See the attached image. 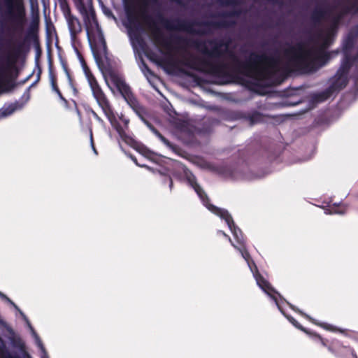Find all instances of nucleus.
Returning <instances> with one entry per match:
<instances>
[{
    "instance_id": "46",
    "label": "nucleus",
    "mask_w": 358,
    "mask_h": 358,
    "mask_svg": "<svg viewBox=\"0 0 358 358\" xmlns=\"http://www.w3.org/2000/svg\"><path fill=\"white\" fill-rule=\"evenodd\" d=\"M169 181H170L169 187H170L171 189H172V187H173V180H172L171 178H170Z\"/></svg>"
},
{
    "instance_id": "26",
    "label": "nucleus",
    "mask_w": 358,
    "mask_h": 358,
    "mask_svg": "<svg viewBox=\"0 0 358 358\" xmlns=\"http://www.w3.org/2000/svg\"><path fill=\"white\" fill-rule=\"evenodd\" d=\"M73 2L79 12H85V4L83 0H73Z\"/></svg>"
},
{
    "instance_id": "48",
    "label": "nucleus",
    "mask_w": 358,
    "mask_h": 358,
    "mask_svg": "<svg viewBox=\"0 0 358 358\" xmlns=\"http://www.w3.org/2000/svg\"><path fill=\"white\" fill-rule=\"evenodd\" d=\"M5 300H6L10 305H11V302H13L12 300H10L8 297H7V299H6Z\"/></svg>"
},
{
    "instance_id": "43",
    "label": "nucleus",
    "mask_w": 358,
    "mask_h": 358,
    "mask_svg": "<svg viewBox=\"0 0 358 358\" xmlns=\"http://www.w3.org/2000/svg\"><path fill=\"white\" fill-rule=\"evenodd\" d=\"M42 348H43V355L42 356V358H48V355L43 346H42Z\"/></svg>"
},
{
    "instance_id": "40",
    "label": "nucleus",
    "mask_w": 358,
    "mask_h": 358,
    "mask_svg": "<svg viewBox=\"0 0 358 358\" xmlns=\"http://www.w3.org/2000/svg\"><path fill=\"white\" fill-rule=\"evenodd\" d=\"M146 56L148 57V59L152 62H157V60L154 58L155 54L154 53H147Z\"/></svg>"
},
{
    "instance_id": "9",
    "label": "nucleus",
    "mask_w": 358,
    "mask_h": 358,
    "mask_svg": "<svg viewBox=\"0 0 358 358\" xmlns=\"http://www.w3.org/2000/svg\"><path fill=\"white\" fill-rule=\"evenodd\" d=\"M158 21L167 29L170 31H181L188 33H197L194 29L195 22L187 20L176 18L169 20L164 17L161 13L157 15Z\"/></svg>"
},
{
    "instance_id": "24",
    "label": "nucleus",
    "mask_w": 358,
    "mask_h": 358,
    "mask_svg": "<svg viewBox=\"0 0 358 358\" xmlns=\"http://www.w3.org/2000/svg\"><path fill=\"white\" fill-rule=\"evenodd\" d=\"M59 1H60V7H61L62 11L63 13V15H64L65 19L66 18V17L73 15L68 2L66 0H59Z\"/></svg>"
},
{
    "instance_id": "18",
    "label": "nucleus",
    "mask_w": 358,
    "mask_h": 358,
    "mask_svg": "<svg viewBox=\"0 0 358 358\" xmlns=\"http://www.w3.org/2000/svg\"><path fill=\"white\" fill-rule=\"evenodd\" d=\"M340 85L338 82L334 80L332 82L331 85L326 89L324 91L315 95V100L319 102H322L330 98L336 91H339L343 88H340Z\"/></svg>"
},
{
    "instance_id": "7",
    "label": "nucleus",
    "mask_w": 358,
    "mask_h": 358,
    "mask_svg": "<svg viewBox=\"0 0 358 358\" xmlns=\"http://www.w3.org/2000/svg\"><path fill=\"white\" fill-rule=\"evenodd\" d=\"M5 16L15 31H22L27 22L24 0H3Z\"/></svg>"
},
{
    "instance_id": "19",
    "label": "nucleus",
    "mask_w": 358,
    "mask_h": 358,
    "mask_svg": "<svg viewBox=\"0 0 358 358\" xmlns=\"http://www.w3.org/2000/svg\"><path fill=\"white\" fill-rule=\"evenodd\" d=\"M355 36L352 34H349L343 43V54H351V50L355 45Z\"/></svg>"
},
{
    "instance_id": "12",
    "label": "nucleus",
    "mask_w": 358,
    "mask_h": 358,
    "mask_svg": "<svg viewBox=\"0 0 358 358\" xmlns=\"http://www.w3.org/2000/svg\"><path fill=\"white\" fill-rule=\"evenodd\" d=\"M257 285L268 294L272 299L275 302L279 310H281L278 298L275 296L277 294L282 300H285L282 296L271 285L268 280H266L262 275L258 273L255 275Z\"/></svg>"
},
{
    "instance_id": "33",
    "label": "nucleus",
    "mask_w": 358,
    "mask_h": 358,
    "mask_svg": "<svg viewBox=\"0 0 358 358\" xmlns=\"http://www.w3.org/2000/svg\"><path fill=\"white\" fill-rule=\"evenodd\" d=\"M262 119V114L259 112H255L250 116V120L252 122H257Z\"/></svg>"
},
{
    "instance_id": "35",
    "label": "nucleus",
    "mask_w": 358,
    "mask_h": 358,
    "mask_svg": "<svg viewBox=\"0 0 358 358\" xmlns=\"http://www.w3.org/2000/svg\"><path fill=\"white\" fill-rule=\"evenodd\" d=\"M115 129L121 137H123L125 135V132L120 124H117L115 126Z\"/></svg>"
},
{
    "instance_id": "21",
    "label": "nucleus",
    "mask_w": 358,
    "mask_h": 358,
    "mask_svg": "<svg viewBox=\"0 0 358 358\" xmlns=\"http://www.w3.org/2000/svg\"><path fill=\"white\" fill-rule=\"evenodd\" d=\"M231 231L235 239L237 241L239 245L245 244V239L243 235V233L241 230L236 226L235 223L234 222V226L231 227V228H229Z\"/></svg>"
},
{
    "instance_id": "45",
    "label": "nucleus",
    "mask_w": 358,
    "mask_h": 358,
    "mask_svg": "<svg viewBox=\"0 0 358 358\" xmlns=\"http://www.w3.org/2000/svg\"><path fill=\"white\" fill-rule=\"evenodd\" d=\"M92 113H93L94 117L96 119H97V120H100V117H99V115H97L94 111H93V112H92Z\"/></svg>"
},
{
    "instance_id": "41",
    "label": "nucleus",
    "mask_w": 358,
    "mask_h": 358,
    "mask_svg": "<svg viewBox=\"0 0 358 358\" xmlns=\"http://www.w3.org/2000/svg\"><path fill=\"white\" fill-rule=\"evenodd\" d=\"M59 99L66 104L67 105L68 104V101L63 96L61 92H59V93H57Z\"/></svg>"
},
{
    "instance_id": "5",
    "label": "nucleus",
    "mask_w": 358,
    "mask_h": 358,
    "mask_svg": "<svg viewBox=\"0 0 358 358\" xmlns=\"http://www.w3.org/2000/svg\"><path fill=\"white\" fill-rule=\"evenodd\" d=\"M281 313L287 317L289 322L298 329L304 332L307 335L311 336L315 339H317L322 346L327 348V350L338 358H358L355 350L350 346L343 345V343L337 340L333 339L329 341L322 337L321 335L317 332L311 331L310 330L303 327L292 316L285 315L282 308L280 310Z\"/></svg>"
},
{
    "instance_id": "2",
    "label": "nucleus",
    "mask_w": 358,
    "mask_h": 358,
    "mask_svg": "<svg viewBox=\"0 0 358 358\" xmlns=\"http://www.w3.org/2000/svg\"><path fill=\"white\" fill-rule=\"evenodd\" d=\"M39 23V15L37 13L32 17L24 41L18 43L13 48L12 52L7 55L4 64H0V84L3 85L7 91L12 90L16 86L15 80L17 73L13 76L12 71L14 70L17 71L16 62L18 58L24 51L29 50V46L25 44L26 42L34 43L36 50V60L38 63L41 54L38 38Z\"/></svg>"
},
{
    "instance_id": "36",
    "label": "nucleus",
    "mask_w": 358,
    "mask_h": 358,
    "mask_svg": "<svg viewBox=\"0 0 358 358\" xmlns=\"http://www.w3.org/2000/svg\"><path fill=\"white\" fill-rule=\"evenodd\" d=\"M240 10H233L228 13L223 14L224 17H233V16H238L240 15Z\"/></svg>"
},
{
    "instance_id": "3",
    "label": "nucleus",
    "mask_w": 358,
    "mask_h": 358,
    "mask_svg": "<svg viewBox=\"0 0 358 358\" xmlns=\"http://www.w3.org/2000/svg\"><path fill=\"white\" fill-rule=\"evenodd\" d=\"M109 77L110 81L115 86L127 104L132 108L143 122L162 141V142L171 149L175 150V146L147 120L148 114L146 108L139 103L131 87L126 83L124 78L115 72L110 73Z\"/></svg>"
},
{
    "instance_id": "32",
    "label": "nucleus",
    "mask_w": 358,
    "mask_h": 358,
    "mask_svg": "<svg viewBox=\"0 0 358 358\" xmlns=\"http://www.w3.org/2000/svg\"><path fill=\"white\" fill-rule=\"evenodd\" d=\"M187 180L189 184L195 189L196 186H199V185L196 182V179L194 175H191L187 177Z\"/></svg>"
},
{
    "instance_id": "53",
    "label": "nucleus",
    "mask_w": 358,
    "mask_h": 358,
    "mask_svg": "<svg viewBox=\"0 0 358 358\" xmlns=\"http://www.w3.org/2000/svg\"><path fill=\"white\" fill-rule=\"evenodd\" d=\"M0 322H2V321L0 320Z\"/></svg>"
},
{
    "instance_id": "8",
    "label": "nucleus",
    "mask_w": 358,
    "mask_h": 358,
    "mask_svg": "<svg viewBox=\"0 0 358 358\" xmlns=\"http://www.w3.org/2000/svg\"><path fill=\"white\" fill-rule=\"evenodd\" d=\"M337 25L338 20H336L326 30L324 34L322 31H319L314 37H311L310 38V40L313 41L315 44H317L319 41H322V43L319 44L317 47L310 48L313 49V55L329 52L327 50L334 41V38L337 34Z\"/></svg>"
},
{
    "instance_id": "49",
    "label": "nucleus",
    "mask_w": 358,
    "mask_h": 358,
    "mask_svg": "<svg viewBox=\"0 0 358 358\" xmlns=\"http://www.w3.org/2000/svg\"><path fill=\"white\" fill-rule=\"evenodd\" d=\"M253 85H254L255 86H257H257H259V83H258V82H255V83H253Z\"/></svg>"
},
{
    "instance_id": "22",
    "label": "nucleus",
    "mask_w": 358,
    "mask_h": 358,
    "mask_svg": "<svg viewBox=\"0 0 358 358\" xmlns=\"http://www.w3.org/2000/svg\"><path fill=\"white\" fill-rule=\"evenodd\" d=\"M326 13V10L322 8L315 9L312 13L311 18L315 22H320L324 18Z\"/></svg>"
},
{
    "instance_id": "27",
    "label": "nucleus",
    "mask_w": 358,
    "mask_h": 358,
    "mask_svg": "<svg viewBox=\"0 0 358 358\" xmlns=\"http://www.w3.org/2000/svg\"><path fill=\"white\" fill-rule=\"evenodd\" d=\"M142 71L143 72L144 75L147 77L148 76H155L154 72L150 69V67L144 62H143V64H142Z\"/></svg>"
},
{
    "instance_id": "14",
    "label": "nucleus",
    "mask_w": 358,
    "mask_h": 358,
    "mask_svg": "<svg viewBox=\"0 0 358 358\" xmlns=\"http://www.w3.org/2000/svg\"><path fill=\"white\" fill-rule=\"evenodd\" d=\"M68 28L69 29L71 39L75 41L77 39L78 35L82 32V25L79 19L75 15L66 17Z\"/></svg>"
},
{
    "instance_id": "13",
    "label": "nucleus",
    "mask_w": 358,
    "mask_h": 358,
    "mask_svg": "<svg viewBox=\"0 0 358 358\" xmlns=\"http://www.w3.org/2000/svg\"><path fill=\"white\" fill-rule=\"evenodd\" d=\"M30 99L29 89L22 94L20 100L11 103L3 109V114L6 116L10 115L15 111L21 110Z\"/></svg>"
},
{
    "instance_id": "6",
    "label": "nucleus",
    "mask_w": 358,
    "mask_h": 358,
    "mask_svg": "<svg viewBox=\"0 0 358 358\" xmlns=\"http://www.w3.org/2000/svg\"><path fill=\"white\" fill-rule=\"evenodd\" d=\"M80 59L94 98L96 101L99 106L101 108L104 115L111 122L112 120L115 118V114L110 101L81 55H80Z\"/></svg>"
},
{
    "instance_id": "44",
    "label": "nucleus",
    "mask_w": 358,
    "mask_h": 358,
    "mask_svg": "<svg viewBox=\"0 0 358 358\" xmlns=\"http://www.w3.org/2000/svg\"><path fill=\"white\" fill-rule=\"evenodd\" d=\"M0 296H1L3 299H7V297H8L6 295H5L4 294L1 293V292H0Z\"/></svg>"
},
{
    "instance_id": "34",
    "label": "nucleus",
    "mask_w": 358,
    "mask_h": 358,
    "mask_svg": "<svg viewBox=\"0 0 358 358\" xmlns=\"http://www.w3.org/2000/svg\"><path fill=\"white\" fill-rule=\"evenodd\" d=\"M207 24H212L213 26L215 27H229V23L226 21H222L218 22H212V23H206Z\"/></svg>"
},
{
    "instance_id": "11",
    "label": "nucleus",
    "mask_w": 358,
    "mask_h": 358,
    "mask_svg": "<svg viewBox=\"0 0 358 358\" xmlns=\"http://www.w3.org/2000/svg\"><path fill=\"white\" fill-rule=\"evenodd\" d=\"M79 13L83 17L88 37L90 38V32L92 31L94 29H96L100 34L101 42L103 43V45L106 46V41L104 40L103 36L102 35L94 8L92 6H91L89 10L85 8V12Z\"/></svg>"
},
{
    "instance_id": "20",
    "label": "nucleus",
    "mask_w": 358,
    "mask_h": 358,
    "mask_svg": "<svg viewBox=\"0 0 358 358\" xmlns=\"http://www.w3.org/2000/svg\"><path fill=\"white\" fill-rule=\"evenodd\" d=\"M232 245L235 248H236L237 250H239L243 258L247 262L249 266H251L250 264H252L255 266H256L255 262L251 259L250 255L248 250L246 249L245 244L240 245V247H237L234 244H232ZM255 268H257V267H255Z\"/></svg>"
},
{
    "instance_id": "17",
    "label": "nucleus",
    "mask_w": 358,
    "mask_h": 358,
    "mask_svg": "<svg viewBox=\"0 0 358 358\" xmlns=\"http://www.w3.org/2000/svg\"><path fill=\"white\" fill-rule=\"evenodd\" d=\"M207 208L214 214L220 216L222 219L224 220L229 228H231V227L234 226V220L231 215L227 210L220 208L213 204L207 205Z\"/></svg>"
},
{
    "instance_id": "42",
    "label": "nucleus",
    "mask_w": 358,
    "mask_h": 358,
    "mask_svg": "<svg viewBox=\"0 0 358 358\" xmlns=\"http://www.w3.org/2000/svg\"><path fill=\"white\" fill-rule=\"evenodd\" d=\"M130 157H131V159L133 160V162H134L137 166H141V167L144 166V165H141V164H139L138 163L137 159H136V158L135 157H134V156H132V155H131Z\"/></svg>"
},
{
    "instance_id": "54",
    "label": "nucleus",
    "mask_w": 358,
    "mask_h": 358,
    "mask_svg": "<svg viewBox=\"0 0 358 358\" xmlns=\"http://www.w3.org/2000/svg\"><path fill=\"white\" fill-rule=\"evenodd\" d=\"M13 358H18V357H13Z\"/></svg>"
},
{
    "instance_id": "51",
    "label": "nucleus",
    "mask_w": 358,
    "mask_h": 358,
    "mask_svg": "<svg viewBox=\"0 0 358 358\" xmlns=\"http://www.w3.org/2000/svg\"><path fill=\"white\" fill-rule=\"evenodd\" d=\"M124 123H125L126 124H127L129 123V120H125V121H124Z\"/></svg>"
},
{
    "instance_id": "55",
    "label": "nucleus",
    "mask_w": 358,
    "mask_h": 358,
    "mask_svg": "<svg viewBox=\"0 0 358 358\" xmlns=\"http://www.w3.org/2000/svg\"><path fill=\"white\" fill-rule=\"evenodd\" d=\"M357 196H358V192H357Z\"/></svg>"
},
{
    "instance_id": "31",
    "label": "nucleus",
    "mask_w": 358,
    "mask_h": 358,
    "mask_svg": "<svg viewBox=\"0 0 358 358\" xmlns=\"http://www.w3.org/2000/svg\"><path fill=\"white\" fill-rule=\"evenodd\" d=\"M14 308L20 313V314L22 316V319L26 322L27 325L31 329H33V328H32V327H31V325L30 324V322H29V319L27 318V317L26 316V315L19 308V307L17 305L15 306H14Z\"/></svg>"
},
{
    "instance_id": "1",
    "label": "nucleus",
    "mask_w": 358,
    "mask_h": 358,
    "mask_svg": "<svg viewBox=\"0 0 358 358\" xmlns=\"http://www.w3.org/2000/svg\"><path fill=\"white\" fill-rule=\"evenodd\" d=\"M146 1L143 0L139 14L150 30L152 40L156 46L171 51L173 49V42H174L194 48L208 57L205 58L191 55L186 57L183 62L184 65L188 68L208 73L225 82L237 78L238 75L253 78L257 81L268 80L273 76V69L277 66L278 61L274 57L268 56L265 53L258 54L252 52L248 59L242 61L234 53L231 52L229 57L231 60V70L229 71L228 64L210 59L222 56V48L228 46V43H224L223 40H188L180 36L166 37L152 16L146 13Z\"/></svg>"
},
{
    "instance_id": "50",
    "label": "nucleus",
    "mask_w": 358,
    "mask_h": 358,
    "mask_svg": "<svg viewBox=\"0 0 358 358\" xmlns=\"http://www.w3.org/2000/svg\"><path fill=\"white\" fill-rule=\"evenodd\" d=\"M11 305L14 307L16 306V304L14 302H11Z\"/></svg>"
},
{
    "instance_id": "28",
    "label": "nucleus",
    "mask_w": 358,
    "mask_h": 358,
    "mask_svg": "<svg viewBox=\"0 0 358 358\" xmlns=\"http://www.w3.org/2000/svg\"><path fill=\"white\" fill-rule=\"evenodd\" d=\"M218 2L222 6H236L239 3L238 0H218Z\"/></svg>"
},
{
    "instance_id": "25",
    "label": "nucleus",
    "mask_w": 358,
    "mask_h": 358,
    "mask_svg": "<svg viewBox=\"0 0 358 358\" xmlns=\"http://www.w3.org/2000/svg\"><path fill=\"white\" fill-rule=\"evenodd\" d=\"M134 148L137 152L148 158H149L152 155V152H151L148 148L142 144L137 145L136 147H134Z\"/></svg>"
},
{
    "instance_id": "4",
    "label": "nucleus",
    "mask_w": 358,
    "mask_h": 358,
    "mask_svg": "<svg viewBox=\"0 0 358 358\" xmlns=\"http://www.w3.org/2000/svg\"><path fill=\"white\" fill-rule=\"evenodd\" d=\"M285 54L291 56L294 66L303 73H308L317 69L316 64H326L331 59V52L313 55V49H307L303 43L287 49Z\"/></svg>"
},
{
    "instance_id": "37",
    "label": "nucleus",
    "mask_w": 358,
    "mask_h": 358,
    "mask_svg": "<svg viewBox=\"0 0 358 358\" xmlns=\"http://www.w3.org/2000/svg\"><path fill=\"white\" fill-rule=\"evenodd\" d=\"M90 143H91L92 148L93 150L94 151V152L97 153L95 146H94V143L93 132H92V128L90 129Z\"/></svg>"
},
{
    "instance_id": "29",
    "label": "nucleus",
    "mask_w": 358,
    "mask_h": 358,
    "mask_svg": "<svg viewBox=\"0 0 358 358\" xmlns=\"http://www.w3.org/2000/svg\"><path fill=\"white\" fill-rule=\"evenodd\" d=\"M64 71H65L66 75V76L68 78L69 85L71 86V87L73 90V91L77 92V90H76V88L75 87V86L73 85V78H72V77L71 76L70 71L69 70V69L66 66H64Z\"/></svg>"
},
{
    "instance_id": "30",
    "label": "nucleus",
    "mask_w": 358,
    "mask_h": 358,
    "mask_svg": "<svg viewBox=\"0 0 358 358\" xmlns=\"http://www.w3.org/2000/svg\"><path fill=\"white\" fill-rule=\"evenodd\" d=\"M50 80H51V85H52V90L57 94L60 92L58 86H57V79L55 78V76L52 74V73H50Z\"/></svg>"
},
{
    "instance_id": "16",
    "label": "nucleus",
    "mask_w": 358,
    "mask_h": 358,
    "mask_svg": "<svg viewBox=\"0 0 358 358\" xmlns=\"http://www.w3.org/2000/svg\"><path fill=\"white\" fill-rule=\"evenodd\" d=\"M124 9L129 27H134L136 29H139L140 25L135 6L126 2Z\"/></svg>"
},
{
    "instance_id": "39",
    "label": "nucleus",
    "mask_w": 358,
    "mask_h": 358,
    "mask_svg": "<svg viewBox=\"0 0 358 358\" xmlns=\"http://www.w3.org/2000/svg\"><path fill=\"white\" fill-rule=\"evenodd\" d=\"M14 345L15 346H18L20 348H24V344L22 343V341L20 340V338H18L17 340H15L14 341Z\"/></svg>"
},
{
    "instance_id": "10",
    "label": "nucleus",
    "mask_w": 358,
    "mask_h": 358,
    "mask_svg": "<svg viewBox=\"0 0 358 358\" xmlns=\"http://www.w3.org/2000/svg\"><path fill=\"white\" fill-rule=\"evenodd\" d=\"M357 59L358 55L352 57L351 54H344V58L342 61L341 65L334 76V81L338 82L340 85V88H345L348 85V74L353 62Z\"/></svg>"
},
{
    "instance_id": "52",
    "label": "nucleus",
    "mask_w": 358,
    "mask_h": 358,
    "mask_svg": "<svg viewBox=\"0 0 358 358\" xmlns=\"http://www.w3.org/2000/svg\"><path fill=\"white\" fill-rule=\"evenodd\" d=\"M152 1H155V2L156 1V0H152Z\"/></svg>"
},
{
    "instance_id": "47",
    "label": "nucleus",
    "mask_w": 358,
    "mask_h": 358,
    "mask_svg": "<svg viewBox=\"0 0 358 358\" xmlns=\"http://www.w3.org/2000/svg\"><path fill=\"white\" fill-rule=\"evenodd\" d=\"M334 213H342L341 210L334 209L332 210Z\"/></svg>"
},
{
    "instance_id": "15",
    "label": "nucleus",
    "mask_w": 358,
    "mask_h": 358,
    "mask_svg": "<svg viewBox=\"0 0 358 358\" xmlns=\"http://www.w3.org/2000/svg\"><path fill=\"white\" fill-rule=\"evenodd\" d=\"M287 304L289 305V306L291 308L292 310H293L294 312L298 313L301 315L306 317L307 320H308V321H310L313 324H315L317 327H320L327 331H333V332L338 331V329L336 327H334L330 324H328V323L320 322V321L311 317L310 316L308 315L307 314L304 313L303 311H301V310H299L298 308L295 307L294 306L290 304L289 303L287 302Z\"/></svg>"
},
{
    "instance_id": "23",
    "label": "nucleus",
    "mask_w": 358,
    "mask_h": 358,
    "mask_svg": "<svg viewBox=\"0 0 358 358\" xmlns=\"http://www.w3.org/2000/svg\"><path fill=\"white\" fill-rule=\"evenodd\" d=\"M194 191L196 192L199 198L203 201V204L207 207V205L210 203V199L206 192L203 190V189L200 186H196L195 187Z\"/></svg>"
},
{
    "instance_id": "38",
    "label": "nucleus",
    "mask_w": 358,
    "mask_h": 358,
    "mask_svg": "<svg viewBox=\"0 0 358 358\" xmlns=\"http://www.w3.org/2000/svg\"><path fill=\"white\" fill-rule=\"evenodd\" d=\"M355 10V13H358V0L354 2L350 7L348 8V11Z\"/></svg>"
}]
</instances>
